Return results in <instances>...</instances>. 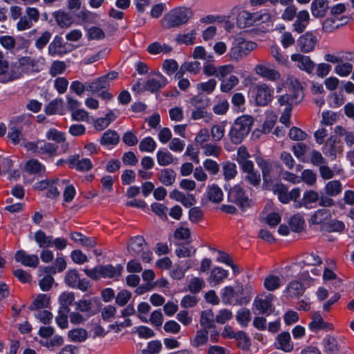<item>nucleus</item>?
Listing matches in <instances>:
<instances>
[{
	"label": "nucleus",
	"mask_w": 354,
	"mask_h": 354,
	"mask_svg": "<svg viewBox=\"0 0 354 354\" xmlns=\"http://www.w3.org/2000/svg\"><path fill=\"white\" fill-rule=\"evenodd\" d=\"M257 47V44L255 42L247 40L241 35H236L233 39L227 57L230 60L239 62L245 58Z\"/></svg>",
	"instance_id": "1"
},
{
	"label": "nucleus",
	"mask_w": 354,
	"mask_h": 354,
	"mask_svg": "<svg viewBox=\"0 0 354 354\" xmlns=\"http://www.w3.org/2000/svg\"><path fill=\"white\" fill-rule=\"evenodd\" d=\"M192 17V12L186 8H176L170 10L161 19V25L165 29L179 27L188 22Z\"/></svg>",
	"instance_id": "2"
},
{
	"label": "nucleus",
	"mask_w": 354,
	"mask_h": 354,
	"mask_svg": "<svg viewBox=\"0 0 354 354\" xmlns=\"http://www.w3.org/2000/svg\"><path fill=\"white\" fill-rule=\"evenodd\" d=\"M254 123V119L248 115L239 117L233 124L229 136L234 144H239L248 136Z\"/></svg>",
	"instance_id": "3"
},
{
	"label": "nucleus",
	"mask_w": 354,
	"mask_h": 354,
	"mask_svg": "<svg viewBox=\"0 0 354 354\" xmlns=\"http://www.w3.org/2000/svg\"><path fill=\"white\" fill-rule=\"evenodd\" d=\"M232 12H238L236 24L241 28L250 27L259 22H266L270 19V15L267 12H257L250 13L246 10H241L239 7H234Z\"/></svg>",
	"instance_id": "4"
},
{
	"label": "nucleus",
	"mask_w": 354,
	"mask_h": 354,
	"mask_svg": "<svg viewBox=\"0 0 354 354\" xmlns=\"http://www.w3.org/2000/svg\"><path fill=\"white\" fill-rule=\"evenodd\" d=\"M127 249L131 256H140L142 260L145 263H149L151 260L152 252L148 248L147 243L141 236L131 238L129 241Z\"/></svg>",
	"instance_id": "5"
},
{
	"label": "nucleus",
	"mask_w": 354,
	"mask_h": 354,
	"mask_svg": "<svg viewBox=\"0 0 354 354\" xmlns=\"http://www.w3.org/2000/svg\"><path fill=\"white\" fill-rule=\"evenodd\" d=\"M228 200L244 209L252 205V200L245 193V189L240 185H236L230 189L227 194Z\"/></svg>",
	"instance_id": "6"
},
{
	"label": "nucleus",
	"mask_w": 354,
	"mask_h": 354,
	"mask_svg": "<svg viewBox=\"0 0 354 354\" xmlns=\"http://www.w3.org/2000/svg\"><path fill=\"white\" fill-rule=\"evenodd\" d=\"M252 92L254 93L257 104L259 106H266L271 102L274 89L269 85L263 83L254 85L252 88Z\"/></svg>",
	"instance_id": "7"
},
{
	"label": "nucleus",
	"mask_w": 354,
	"mask_h": 354,
	"mask_svg": "<svg viewBox=\"0 0 354 354\" xmlns=\"http://www.w3.org/2000/svg\"><path fill=\"white\" fill-rule=\"evenodd\" d=\"M168 84L167 79L160 72H155L148 77L144 88L151 93H156L165 88Z\"/></svg>",
	"instance_id": "8"
},
{
	"label": "nucleus",
	"mask_w": 354,
	"mask_h": 354,
	"mask_svg": "<svg viewBox=\"0 0 354 354\" xmlns=\"http://www.w3.org/2000/svg\"><path fill=\"white\" fill-rule=\"evenodd\" d=\"M273 296L271 294L257 297L254 301V308L259 314L269 315L274 311L272 306Z\"/></svg>",
	"instance_id": "9"
},
{
	"label": "nucleus",
	"mask_w": 354,
	"mask_h": 354,
	"mask_svg": "<svg viewBox=\"0 0 354 354\" xmlns=\"http://www.w3.org/2000/svg\"><path fill=\"white\" fill-rule=\"evenodd\" d=\"M317 43V37L312 32H306L297 39V46L303 53H308L313 51Z\"/></svg>",
	"instance_id": "10"
},
{
	"label": "nucleus",
	"mask_w": 354,
	"mask_h": 354,
	"mask_svg": "<svg viewBox=\"0 0 354 354\" xmlns=\"http://www.w3.org/2000/svg\"><path fill=\"white\" fill-rule=\"evenodd\" d=\"M272 64L268 62H262L258 64L255 68V73L259 76L267 79L270 81L274 82L279 80L281 75L280 73L271 68Z\"/></svg>",
	"instance_id": "11"
},
{
	"label": "nucleus",
	"mask_w": 354,
	"mask_h": 354,
	"mask_svg": "<svg viewBox=\"0 0 354 354\" xmlns=\"http://www.w3.org/2000/svg\"><path fill=\"white\" fill-rule=\"evenodd\" d=\"M71 169H75L77 171L85 172L93 168V164L89 158L80 159L78 154L71 156L66 160Z\"/></svg>",
	"instance_id": "12"
},
{
	"label": "nucleus",
	"mask_w": 354,
	"mask_h": 354,
	"mask_svg": "<svg viewBox=\"0 0 354 354\" xmlns=\"http://www.w3.org/2000/svg\"><path fill=\"white\" fill-rule=\"evenodd\" d=\"M71 44L64 42L62 37L56 36L48 46V53L53 56H62L71 50Z\"/></svg>",
	"instance_id": "13"
},
{
	"label": "nucleus",
	"mask_w": 354,
	"mask_h": 354,
	"mask_svg": "<svg viewBox=\"0 0 354 354\" xmlns=\"http://www.w3.org/2000/svg\"><path fill=\"white\" fill-rule=\"evenodd\" d=\"M290 58L293 62L297 63V66L300 70L306 71L308 74L314 71L315 64L310 57L300 53H295L291 55Z\"/></svg>",
	"instance_id": "14"
},
{
	"label": "nucleus",
	"mask_w": 354,
	"mask_h": 354,
	"mask_svg": "<svg viewBox=\"0 0 354 354\" xmlns=\"http://www.w3.org/2000/svg\"><path fill=\"white\" fill-rule=\"evenodd\" d=\"M15 260L25 266L36 268L39 264V258L35 254H28L23 250H18L15 255Z\"/></svg>",
	"instance_id": "15"
},
{
	"label": "nucleus",
	"mask_w": 354,
	"mask_h": 354,
	"mask_svg": "<svg viewBox=\"0 0 354 354\" xmlns=\"http://www.w3.org/2000/svg\"><path fill=\"white\" fill-rule=\"evenodd\" d=\"M252 287L250 284L237 286L236 289V304H247L252 297Z\"/></svg>",
	"instance_id": "16"
},
{
	"label": "nucleus",
	"mask_w": 354,
	"mask_h": 354,
	"mask_svg": "<svg viewBox=\"0 0 354 354\" xmlns=\"http://www.w3.org/2000/svg\"><path fill=\"white\" fill-rule=\"evenodd\" d=\"M53 333V327H46V348L50 351H54L64 344L63 337L58 335L52 337Z\"/></svg>",
	"instance_id": "17"
},
{
	"label": "nucleus",
	"mask_w": 354,
	"mask_h": 354,
	"mask_svg": "<svg viewBox=\"0 0 354 354\" xmlns=\"http://www.w3.org/2000/svg\"><path fill=\"white\" fill-rule=\"evenodd\" d=\"M309 328L312 331L318 330H332L333 325L330 323L324 322V319L319 313H314L312 315V321L309 323Z\"/></svg>",
	"instance_id": "18"
},
{
	"label": "nucleus",
	"mask_w": 354,
	"mask_h": 354,
	"mask_svg": "<svg viewBox=\"0 0 354 354\" xmlns=\"http://www.w3.org/2000/svg\"><path fill=\"white\" fill-rule=\"evenodd\" d=\"M348 22L346 17H333L324 20L322 24L323 30L326 32H332L339 28Z\"/></svg>",
	"instance_id": "19"
},
{
	"label": "nucleus",
	"mask_w": 354,
	"mask_h": 354,
	"mask_svg": "<svg viewBox=\"0 0 354 354\" xmlns=\"http://www.w3.org/2000/svg\"><path fill=\"white\" fill-rule=\"evenodd\" d=\"M242 171L245 174V181L252 187L258 188L261 184V175L258 171L254 170V164L242 169Z\"/></svg>",
	"instance_id": "20"
},
{
	"label": "nucleus",
	"mask_w": 354,
	"mask_h": 354,
	"mask_svg": "<svg viewBox=\"0 0 354 354\" xmlns=\"http://www.w3.org/2000/svg\"><path fill=\"white\" fill-rule=\"evenodd\" d=\"M310 21V15L307 10L299 11L297 16L296 20L292 24L293 29L297 33L303 32Z\"/></svg>",
	"instance_id": "21"
},
{
	"label": "nucleus",
	"mask_w": 354,
	"mask_h": 354,
	"mask_svg": "<svg viewBox=\"0 0 354 354\" xmlns=\"http://www.w3.org/2000/svg\"><path fill=\"white\" fill-rule=\"evenodd\" d=\"M276 348L286 353L291 352L294 348V344L288 332H282L277 337Z\"/></svg>",
	"instance_id": "22"
},
{
	"label": "nucleus",
	"mask_w": 354,
	"mask_h": 354,
	"mask_svg": "<svg viewBox=\"0 0 354 354\" xmlns=\"http://www.w3.org/2000/svg\"><path fill=\"white\" fill-rule=\"evenodd\" d=\"M258 165L262 172L263 184L267 185L268 184L272 183L274 171L273 164L262 159L258 162Z\"/></svg>",
	"instance_id": "23"
},
{
	"label": "nucleus",
	"mask_w": 354,
	"mask_h": 354,
	"mask_svg": "<svg viewBox=\"0 0 354 354\" xmlns=\"http://www.w3.org/2000/svg\"><path fill=\"white\" fill-rule=\"evenodd\" d=\"M323 151L326 156L331 157L333 160L336 158L337 153L342 152V146L336 139L330 138L326 141Z\"/></svg>",
	"instance_id": "24"
},
{
	"label": "nucleus",
	"mask_w": 354,
	"mask_h": 354,
	"mask_svg": "<svg viewBox=\"0 0 354 354\" xmlns=\"http://www.w3.org/2000/svg\"><path fill=\"white\" fill-rule=\"evenodd\" d=\"M344 170L341 167L335 165L333 168H330L326 163L319 167V173L320 177L323 180L332 179L335 176H339L343 174Z\"/></svg>",
	"instance_id": "25"
},
{
	"label": "nucleus",
	"mask_w": 354,
	"mask_h": 354,
	"mask_svg": "<svg viewBox=\"0 0 354 354\" xmlns=\"http://www.w3.org/2000/svg\"><path fill=\"white\" fill-rule=\"evenodd\" d=\"M328 8L326 0H313L311 3L312 15L317 18L325 17Z\"/></svg>",
	"instance_id": "26"
},
{
	"label": "nucleus",
	"mask_w": 354,
	"mask_h": 354,
	"mask_svg": "<svg viewBox=\"0 0 354 354\" xmlns=\"http://www.w3.org/2000/svg\"><path fill=\"white\" fill-rule=\"evenodd\" d=\"M70 237L74 242L84 247L92 248L97 245L95 238L86 236L80 232H72L70 234Z\"/></svg>",
	"instance_id": "27"
},
{
	"label": "nucleus",
	"mask_w": 354,
	"mask_h": 354,
	"mask_svg": "<svg viewBox=\"0 0 354 354\" xmlns=\"http://www.w3.org/2000/svg\"><path fill=\"white\" fill-rule=\"evenodd\" d=\"M122 270L123 267L121 265L101 266V275L103 278H118L121 276Z\"/></svg>",
	"instance_id": "28"
},
{
	"label": "nucleus",
	"mask_w": 354,
	"mask_h": 354,
	"mask_svg": "<svg viewBox=\"0 0 354 354\" xmlns=\"http://www.w3.org/2000/svg\"><path fill=\"white\" fill-rule=\"evenodd\" d=\"M110 83L104 77H98L91 82H87V91L92 93H99L103 89H107Z\"/></svg>",
	"instance_id": "29"
},
{
	"label": "nucleus",
	"mask_w": 354,
	"mask_h": 354,
	"mask_svg": "<svg viewBox=\"0 0 354 354\" xmlns=\"http://www.w3.org/2000/svg\"><path fill=\"white\" fill-rule=\"evenodd\" d=\"M250 157L251 156L246 147L242 145L238 149L236 161L241 166V169L254 164L250 160Z\"/></svg>",
	"instance_id": "30"
},
{
	"label": "nucleus",
	"mask_w": 354,
	"mask_h": 354,
	"mask_svg": "<svg viewBox=\"0 0 354 354\" xmlns=\"http://www.w3.org/2000/svg\"><path fill=\"white\" fill-rule=\"evenodd\" d=\"M324 190L326 195L335 197L342 192L343 185L339 180H332L326 183Z\"/></svg>",
	"instance_id": "31"
},
{
	"label": "nucleus",
	"mask_w": 354,
	"mask_h": 354,
	"mask_svg": "<svg viewBox=\"0 0 354 354\" xmlns=\"http://www.w3.org/2000/svg\"><path fill=\"white\" fill-rule=\"evenodd\" d=\"M44 308V295L39 294L34 299L32 304L29 306L30 310H35L38 313L35 314V317L39 319L41 322L44 321V313L41 310Z\"/></svg>",
	"instance_id": "32"
},
{
	"label": "nucleus",
	"mask_w": 354,
	"mask_h": 354,
	"mask_svg": "<svg viewBox=\"0 0 354 354\" xmlns=\"http://www.w3.org/2000/svg\"><path fill=\"white\" fill-rule=\"evenodd\" d=\"M176 174L171 169H164L160 170L158 174V180L165 186L173 185L176 180Z\"/></svg>",
	"instance_id": "33"
},
{
	"label": "nucleus",
	"mask_w": 354,
	"mask_h": 354,
	"mask_svg": "<svg viewBox=\"0 0 354 354\" xmlns=\"http://www.w3.org/2000/svg\"><path fill=\"white\" fill-rule=\"evenodd\" d=\"M59 180L55 178L50 180H46V196L51 198H55L59 196V191L58 189Z\"/></svg>",
	"instance_id": "34"
},
{
	"label": "nucleus",
	"mask_w": 354,
	"mask_h": 354,
	"mask_svg": "<svg viewBox=\"0 0 354 354\" xmlns=\"http://www.w3.org/2000/svg\"><path fill=\"white\" fill-rule=\"evenodd\" d=\"M323 346L325 353L335 354L339 350V346L335 337L327 335L323 339Z\"/></svg>",
	"instance_id": "35"
},
{
	"label": "nucleus",
	"mask_w": 354,
	"mask_h": 354,
	"mask_svg": "<svg viewBox=\"0 0 354 354\" xmlns=\"http://www.w3.org/2000/svg\"><path fill=\"white\" fill-rule=\"evenodd\" d=\"M120 141L118 133L114 130L104 132L100 139V144L104 146L116 145Z\"/></svg>",
	"instance_id": "36"
},
{
	"label": "nucleus",
	"mask_w": 354,
	"mask_h": 354,
	"mask_svg": "<svg viewBox=\"0 0 354 354\" xmlns=\"http://www.w3.org/2000/svg\"><path fill=\"white\" fill-rule=\"evenodd\" d=\"M207 197L210 201L214 203H219L223 201V193L218 185H212L207 187Z\"/></svg>",
	"instance_id": "37"
},
{
	"label": "nucleus",
	"mask_w": 354,
	"mask_h": 354,
	"mask_svg": "<svg viewBox=\"0 0 354 354\" xmlns=\"http://www.w3.org/2000/svg\"><path fill=\"white\" fill-rule=\"evenodd\" d=\"M18 62L24 73H32L39 71L35 61L29 57H22L19 59Z\"/></svg>",
	"instance_id": "38"
},
{
	"label": "nucleus",
	"mask_w": 354,
	"mask_h": 354,
	"mask_svg": "<svg viewBox=\"0 0 354 354\" xmlns=\"http://www.w3.org/2000/svg\"><path fill=\"white\" fill-rule=\"evenodd\" d=\"M227 277V271L220 267L214 268L210 273L209 277V283H214L215 285H218L223 282V281Z\"/></svg>",
	"instance_id": "39"
},
{
	"label": "nucleus",
	"mask_w": 354,
	"mask_h": 354,
	"mask_svg": "<svg viewBox=\"0 0 354 354\" xmlns=\"http://www.w3.org/2000/svg\"><path fill=\"white\" fill-rule=\"evenodd\" d=\"M157 162L160 166H167L175 162L177 158L167 150H159L156 153Z\"/></svg>",
	"instance_id": "40"
},
{
	"label": "nucleus",
	"mask_w": 354,
	"mask_h": 354,
	"mask_svg": "<svg viewBox=\"0 0 354 354\" xmlns=\"http://www.w3.org/2000/svg\"><path fill=\"white\" fill-rule=\"evenodd\" d=\"M272 192L277 195L280 202L288 203V189L286 185L281 183H276L272 187Z\"/></svg>",
	"instance_id": "41"
},
{
	"label": "nucleus",
	"mask_w": 354,
	"mask_h": 354,
	"mask_svg": "<svg viewBox=\"0 0 354 354\" xmlns=\"http://www.w3.org/2000/svg\"><path fill=\"white\" fill-rule=\"evenodd\" d=\"M222 170L225 180L234 179L237 175V167L236 164L230 161L223 163Z\"/></svg>",
	"instance_id": "42"
},
{
	"label": "nucleus",
	"mask_w": 354,
	"mask_h": 354,
	"mask_svg": "<svg viewBox=\"0 0 354 354\" xmlns=\"http://www.w3.org/2000/svg\"><path fill=\"white\" fill-rule=\"evenodd\" d=\"M304 290L305 288L301 282L292 281L288 285L286 292L290 297H297L304 293Z\"/></svg>",
	"instance_id": "43"
},
{
	"label": "nucleus",
	"mask_w": 354,
	"mask_h": 354,
	"mask_svg": "<svg viewBox=\"0 0 354 354\" xmlns=\"http://www.w3.org/2000/svg\"><path fill=\"white\" fill-rule=\"evenodd\" d=\"M208 330H198L193 339L191 340V345L195 348L205 345L208 342Z\"/></svg>",
	"instance_id": "44"
},
{
	"label": "nucleus",
	"mask_w": 354,
	"mask_h": 354,
	"mask_svg": "<svg viewBox=\"0 0 354 354\" xmlns=\"http://www.w3.org/2000/svg\"><path fill=\"white\" fill-rule=\"evenodd\" d=\"M68 337L71 342H82L87 339L88 333L84 328H75L68 331Z\"/></svg>",
	"instance_id": "45"
},
{
	"label": "nucleus",
	"mask_w": 354,
	"mask_h": 354,
	"mask_svg": "<svg viewBox=\"0 0 354 354\" xmlns=\"http://www.w3.org/2000/svg\"><path fill=\"white\" fill-rule=\"evenodd\" d=\"M214 315L211 310H205L201 313L200 324L203 327L202 330H208L214 327Z\"/></svg>",
	"instance_id": "46"
},
{
	"label": "nucleus",
	"mask_w": 354,
	"mask_h": 354,
	"mask_svg": "<svg viewBox=\"0 0 354 354\" xmlns=\"http://www.w3.org/2000/svg\"><path fill=\"white\" fill-rule=\"evenodd\" d=\"M263 285L266 290L274 291L281 286V279L278 276L269 274L265 278Z\"/></svg>",
	"instance_id": "47"
},
{
	"label": "nucleus",
	"mask_w": 354,
	"mask_h": 354,
	"mask_svg": "<svg viewBox=\"0 0 354 354\" xmlns=\"http://www.w3.org/2000/svg\"><path fill=\"white\" fill-rule=\"evenodd\" d=\"M66 267V263L65 259L62 257H57L54 265L46 267V274L50 275L54 274L57 272H62L64 270H65Z\"/></svg>",
	"instance_id": "48"
},
{
	"label": "nucleus",
	"mask_w": 354,
	"mask_h": 354,
	"mask_svg": "<svg viewBox=\"0 0 354 354\" xmlns=\"http://www.w3.org/2000/svg\"><path fill=\"white\" fill-rule=\"evenodd\" d=\"M203 153L206 156L218 158L222 153V148L214 143H206L201 147Z\"/></svg>",
	"instance_id": "49"
},
{
	"label": "nucleus",
	"mask_w": 354,
	"mask_h": 354,
	"mask_svg": "<svg viewBox=\"0 0 354 354\" xmlns=\"http://www.w3.org/2000/svg\"><path fill=\"white\" fill-rule=\"evenodd\" d=\"M234 339L237 341V346L242 350L248 351L250 349L251 342L245 332L243 330L238 331Z\"/></svg>",
	"instance_id": "50"
},
{
	"label": "nucleus",
	"mask_w": 354,
	"mask_h": 354,
	"mask_svg": "<svg viewBox=\"0 0 354 354\" xmlns=\"http://www.w3.org/2000/svg\"><path fill=\"white\" fill-rule=\"evenodd\" d=\"M353 69V64L342 61L339 64L335 66L334 71L335 73L340 77H347L352 73Z\"/></svg>",
	"instance_id": "51"
},
{
	"label": "nucleus",
	"mask_w": 354,
	"mask_h": 354,
	"mask_svg": "<svg viewBox=\"0 0 354 354\" xmlns=\"http://www.w3.org/2000/svg\"><path fill=\"white\" fill-rule=\"evenodd\" d=\"M335 133L341 137H344V140L347 145L351 147L354 145L353 132L349 131L341 126H337L335 128Z\"/></svg>",
	"instance_id": "52"
},
{
	"label": "nucleus",
	"mask_w": 354,
	"mask_h": 354,
	"mask_svg": "<svg viewBox=\"0 0 354 354\" xmlns=\"http://www.w3.org/2000/svg\"><path fill=\"white\" fill-rule=\"evenodd\" d=\"M55 19L62 28L69 27L73 22L72 16L64 12H58L55 14Z\"/></svg>",
	"instance_id": "53"
},
{
	"label": "nucleus",
	"mask_w": 354,
	"mask_h": 354,
	"mask_svg": "<svg viewBox=\"0 0 354 354\" xmlns=\"http://www.w3.org/2000/svg\"><path fill=\"white\" fill-rule=\"evenodd\" d=\"M300 178L302 182L308 186H313L317 182V174L311 169H304L301 174Z\"/></svg>",
	"instance_id": "54"
},
{
	"label": "nucleus",
	"mask_w": 354,
	"mask_h": 354,
	"mask_svg": "<svg viewBox=\"0 0 354 354\" xmlns=\"http://www.w3.org/2000/svg\"><path fill=\"white\" fill-rule=\"evenodd\" d=\"M156 148V142L151 137L143 138L139 145V149L142 152H153Z\"/></svg>",
	"instance_id": "55"
},
{
	"label": "nucleus",
	"mask_w": 354,
	"mask_h": 354,
	"mask_svg": "<svg viewBox=\"0 0 354 354\" xmlns=\"http://www.w3.org/2000/svg\"><path fill=\"white\" fill-rule=\"evenodd\" d=\"M239 82L236 75H230L227 80H223L221 84V91L223 93H228L232 91Z\"/></svg>",
	"instance_id": "56"
},
{
	"label": "nucleus",
	"mask_w": 354,
	"mask_h": 354,
	"mask_svg": "<svg viewBox=\"0 0 354 354\" xmlns=\"http://www.w3.org/2000/svg\"><path fill=\"white\" fill-rule=\"evenodd\" d=\"M196 32L195 30H191L187 34H179L176 37L178 44H183L186 45H192L194 43Z\"/></svg>",
	"instance_id": "57"
},
{
	"label": "nucleus",
	"mask_w": 354,
	"mask_h": 354,
	"mask_svg": "<svg viewBox=\"0 0 354 354\" xmlns=\"http://www.w3.org/2000/svg\"><path fill=\"white\" fill-rule=\"evenodd\" d=\"M67 245V240L64 238L53 239L52 236H46V247L55 246L56 249L62 250Z\"/></svg>",
	"instance_id": "58"
},
{
	"label": "nucleus",
	"mask_w": 354,
	"mask_h": 354,
	"mask_svg": "<svg viewBox=\"0 0 354 354\" xmlns=\"http://www.w3.org/2000/svg\"><path fill=\"white\" fill-rule=\"evenodd\" d=\"M192 55L194 59H201L205 62H214V56L212 54H208L203 46H196Z\"/></svg>",
	"instance_id": "59"
},
{
	"label": "nucleus",
	"mask_w": 354,
	"mask_h": 354,
	"mask_svg": "<svg viewBox=\"0 0 354 354\" xmlns=\"http://www.w3.org/2000/svg\"><path fill=\"white\" fill-rule=\"evenodd\" d=\"M330 217V212L327 209H320L317 210L312 216V222L314 224H319L324 222Z\"/></svg>",
	"instance_id": "60"
},
{
	"label": "nucleus",
	"mask_w": 354,
	"mask_h": 354,
	"mask_svg": "<svg viewBox=\"0 0 354 354\" xmlns=\"http://www.w3.org/2000/svg\"><path fill=\"white\" fill-rule=\"evenodd\" d=\"M236 319L242 326H247L251 320V313L250 310L248 308H242L239 310L236 313Z\"/></svg>",
	"instance_id": "61"
},
{
	"label": "nucleus",
	"mask_w": 354,
	"mask_h": 354,
	"mask_svg": "<svg viewBox=\"0 0 354 354\" xmlns=\"http://www.w3.org/2000/svg\"><path fill=\"white\" fill-rule=\"evenodd\" d=\"M210 135L214 141L221 140L225 135V125L223 124L213 125L211 128Z\"/></svg>",
	"instance_id": "62"
},
{
	"label": "nucleus",
	"mask_w": 354,
	"mask_h": 354,
	"mask_svg": "<svg viewBox=\"0 0 354 354\" xmlns=\"http://www.w3.org/2000/svg\"><path fill=\"white\" fill-rule=\"evenodd\" d=\"M270 53L278 64L282 66L287 65L288 62V57L283 55L277 46H271Z\"/></svg>",
	"instance_id": "63"
},
{
	"label": "nucleus",
	"mask_w": 354,
	"mask_h": 354,
	"mask_svg": "<svg viewBox=\"0 0 354 354\" xmlns=\"http://www.w3.org/2000/svg\"><path fill=\"white\" fill-rule=\"evenodd\" d=\"M216 84V80L210 79L207 82L198 84L196 88L199 92L209 94L214 91Z\"/></svg>",
	"instance_id": "64"
}]
</instances>
